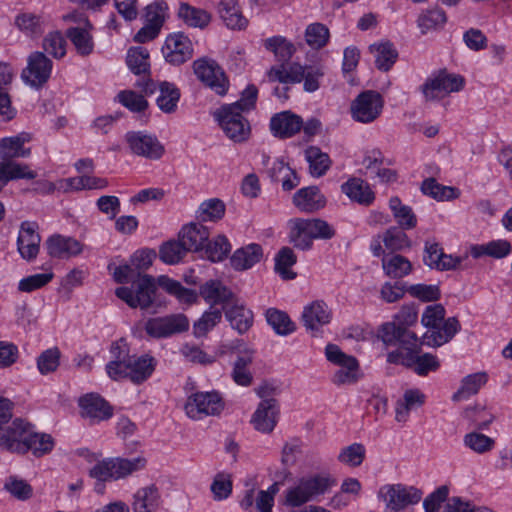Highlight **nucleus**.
<instances>
[{
  "label": "nucleus",
  "instance_id": "1",
  "mask_svg": "<svg viewBox=\"0 0 512 512\" xmlns=\"http://www.w3.org/2000/svg\"><path fill=\"white\" fill-rule=\"evenodd\" d=\"M258 89L248 85L238 101L225 104L215 111L214 116L225 135L234 142H243L250 135L249 121L243 116L255 107Z\"/></svg>",
  "mask_w": 512,
  "mask_h": 512
},
{
  "label": "nucleus",
  "instance_id": "2",
  "mask_svg": "<svg viewBox=\"0 0 512 512\" xmlns=\"http://www.w3.org/2000/svg\"><path fill=\"white\" fill-rule=\"evenodd\" d=\"M146 463L143 456L132 459L109 458L94 465L90 469L89 475L98 481L117 480L144 469Z\"/></svg>",
  "mask_w": 512,
  "mask_h": 512
},
{
  "label": "nucleus",
  "instance_id": "3",
  "mask_svg": "<svg viewBox=\"0 0 512 512\" xmlns=\"http://www.w3.org/2000/svg\"><path fill=\"white\" fill-rule=\"evenodd\" d=\"M156 289L154 277L147 274H138V279L133 281L130 287H118L115 294L129 307L145 310L153 304Z\"/></svg>",
  "mask_w": 512,
  "mask_h": 512
},
{
  "label": "nucleus",
  "instance_id": "4",
  "mask_svg": "<svg viewBox=\"0 0 512 512\" xmlns=\"http://www.w3.org/2000/svg\"><path fill=\"white\" fill-rule=\"evenodd\" d=\"M334 484V479L324 475L301 478L296 486L286 491V503L292 507L301 506L314 497L324 494Z\"/></svg>",
  "mask_w": 512,
  "mask_h": 512
},
{
  "label": "nucleus",
  "instance_id": "5",
  "mask_svg": "<svg viewBox=\"0 0 512 512\" xmlns=\"http://www.w3.org/2000/svg\"><path fill=\"white\" fill-rule=\"evenodd\" d=\"M378 496L385 503L384 512H407L421 500L422 492L413 486L388 484L380 488Z\"/></svg>",
  "mask_w": 512,
  "mask_h": 512
},
{
  "label": "nucleus",
  "instance_id": "6",
  "mask_svg": "<svg viewBox=\"0 0 512 512\" xmlns=\"http://www.w3.org/2000/svg\"><path fill=\"white\" fill-rule=\"evenodd\" d=\"M465 80L462 76L448 73L442 69L433 73L421 85L420 90L426 101H434L463 89Z\"/></svg>",
  "mask_w": 512,
  "mask_h": 512
},
{
  "label": "nucleus",
  "instance_id": "7",
  "mask_svg": "<svg viewBox=\"0 0 512 512\" xmlns=\"http://www.w3.org/2000/svg\"><path fill=\"white\" fill-rule=\"evenodd\" d=\"M189 319L182 313L149 318L144 329L147 335L154 339H164L188 331Z\"/></svg>",
  "mask_w": 512,
  "mask_h": 512
},
{
  "label": "nucleus",
  "instance_id": "8",
  "mask_svg": "<svg viewBox=\"0 0 512 512\" xmlns=\"http://www.w3.org/2000/svg\"><path fill=\"white\" fill-rule=\"evenodd\" d=\"M193 71L199 81L218 95L227 93L228 78L215 60L206 57L197 59L193 62Z\"/></svg>",
  "mask_w": 512,
  "mask_h": 512
},
{
  "label": "nucleus",
  "instance_id": "9",
  "mask_svg": "<svg viewBox=\"0 0 512 512\" xmlns=\"http://www.w3.org/2000/svg\"><path fill=\"white\" fill-rule=\"evenodd\" d=\"M223 409V399L216 391L194 393L188 397L185 404L187 416L194 420L202 419L205 416L218 415Z\"/></svg>",
  "mask_w": 512,
  "mask_h": 512
},
{
  "label": "nucleus",
  "instance_id": "10",
  "mask_svg": "<svg viewBox=\"0 0 512 512\" xmlns=\"http://www.w3.org/2000/svg\"><path fill=\"white\" fill-rule=\"evenodd\" d=\"M384 100L380 93L366 90L360 93L351 103L352 118L360 123H371L382 113Z\"/></svg>",
  "mask_w": 512,
  "mask_h": 512
},
{
  "label": "nucleus",
  "instance_id": "11",
  "mask_svg": "<svg viewBox=\"0 0 512 512\" xmlns=\"http://www.w3.org/2000/svg\"><path fill=\"white\" fill-rule=\"evenodd\" d=\"M325 355L329 362L340 366L333 376L334 384H351L357 380L359 364L355 357L345 354L335 344L326 346Z\"/></svg>",
  "mask_w": 512,
  "mask_h": 512
},
{
  "label": "nucleus",
  "instance_id": "12",
  "mask_svg": "<svg viewBox=\"0 0 512 512\" xmlns=\"http://www.w3.org/2000/svg\"><path fill=\"white\" fill-rule=\"evenodd\" d=\"M157 360L150 354L131 355L120 369L119 375L112 380L129 379L134 384H141L151 377L155 371Z\"/></svg>",
  "mask_w": 512,
  "mask_h": 512
},
{
  "label": "nucleus",
  "instance_id": "13",
  "mask_svg": "<svg viewBox=\"0 0 512 512\" xmlns=\"http://www.w3.org/2000/svg\"><path fill=\"white\" fill-rule=\"evenodd\" d=\"M126 63L129 69L138 76H142L135 86L145 94H152L156 90L155 83L146 77L150 71L149 52L143 47H132L128 50Z\"/></svg>",
  "mask_w": 512,
  "mask_h": 512
},
{
  "label": "nucleus",
  "instance_id": "14",
  "mask_svg": "<svg viewBox=\"0 0 512 512\" xmlns=\"http://www.w3.org/2000/svg\"><path fill=\"white\" fill-rule=\"evenodd\" d=\"M30 423L21 419H11L0 427V448L12 453H25L23 444Z\"/></svg>",
  "mask_w": 512,
  "mask_h": 512
},
{
  "label": "nucleus",
  "instance_id": "15",
  "mask_svg": "<svg viewBox=\"0 0 512 512\" xmlns=\"http://www.w3.org/2000/svg\"><path fill=\"white\" fill-rule=\"evenodd\" d=\"M52 61L42 52H33L27 59V67L22 71L23 81L34 88L42 87L50 78Z\"/></svg>",
  "mask_w": 512,
  "mask_h": 512
},
{
  "label": "nucleus",
  "instance_id": "16",
  "mask_svg": "<svg viewBox=\"0 0 512 512\" xmlns=\"http://www.w3.org/2000/svg\"><path fill=\"white\" fill-rule=\"evenodd\" d=\"M418 352L403 354L402 351L390 352L387 361L394 364H402L412 368L419 376H426L429 372H434L440 367V362L436 356L430 353L418 355Z\"/></svg>",
  "mask_w": 512,
  "mask_h": 512
},
{
  "label": "nucleus",
  "instance_id": "17",
  "mask_svg": "<svg viewBox=\"0 0 512 512\" xmlns=\"http://www.w3.org/2000/svg\"><path fill=\"white\" fill-rule=\"evenodd\" d=\"M125 138L131 152L137 156L157 160L165 152L164 146L153 135L145 134L141 131H132L128 132Z\"/></svg>",
  "mask_w": 512,
  "mask_h": 512
},
{
  "label": "nucleus",
  "instance_id": "18",
  "mask_svg": "<svg viewBox=\"0 0 512 512\" xmlns=\"http://www.w3.org/2000/svg\"><path fill=\"white\" fill-rule=\"evenodd\" d=\"M162 53L170 64L181 65L192 58L193 45L184 33H173L166 38Z\"/></svg>",
  "mask_w": 512,
  "mask_h": 512
},
{
  "label": "nucleus",
  "instance_id": "19",
  "mask_svg": "<svg viewBox=\"0 0 512 512\" xmlns=\"http://www.w3.org/2000/svg\"><path fill=\"white\" fill-rule=\"evenodd\" d=\"M262 165L267 176L273 182H280L284 191H291L300 184V178L296 171L279 159H271L268 155H262Z\"/></svg>",
  "mask_w": 512,
  "mask_h": 512
},
{
  "label": "nucleus",
  "instance_id": "20",
  "mask_svg": "<svg viewBox=\"0 0 512 512\" xmlns=\"http://www.w3.org/2000/svg\"><path fill=\"white\" fill-rule=\"evenodd\" d=\"M380 333L381 339L385 344L398 343L406 351L405 354L418 352L421 345L424 344L423 340L420 341L414 332L395 324H383Z\"/></svg>",
  "mask_w": 512,
  "mask_h": 512
},
{
  "label": "nucleus",
  "instance_id": "21",
  "mask_svg": "<svg viewBox=\"0 0 512 512\" xmlns=\"http://www.w3.org/2000/svg\"><path fill=\"white\" fill-rule=\"evenodd\" d=\"M81 415L88 419L90 424L108 420L113 415V409L100 395L89 393L79 399Z\"/></svg>",
  "mask_w": 512,
  "mask_h": 512
},
{
  "label": "nucleus",
  "instance_id": "22",
  "mask_svg": "<svg viewBox=\"0 0 512 512\" xmlns=\"http://www.w3.org/2000/svg\"><path fill=\"white\" fill-rule=\"evenodd\" d=\"M332 310L322 300H316L303 308L301 321L307 331L315 334L330 323Z\"/></svg>",
  "mask_w": 512,
  "mask_h": 512
},
{
  "label": "nucleus",
  "instance_id": "23",
  "mask_svg": "<svg viewBox=\"0 0 512 512\" xmlns=\"http://www.w3.org/2000/svg\"><path fill=\"white\" fill-rule=\"evenodd\" d=\"M279 418V404L275 398L262 400L251 422L254 428L263 433H270L275 428Z\"/></svg>",
  "mask_w": 512,
  "mask_h": 512
},
{
  "label": "nucleus",
  "instance_id": "24",
  "mask_svg": "<svg viewBox=\"0 0 512 512\" xmlns=\"http://www.w3.org/2000/svg\"><path fill=\"white\" fill-rule=\"evenodd\" d=\"M37 225L23 222L17 239V248L21 257L27 261L35 259L39 253L41 237L36 232Z\"/></svg>",
  "mask_w": 512,
  "mask_h": 512
},
{
  "label": "nucleus",
  "instance_id": "25",
  "mask_svg": "<svg viewBox=\"0 0 512 512\" xmlns=\"http://www.w3.org/2000/svg\"><path fill=\"white\" fill-rule=\"evenodd\" d=\"M423 261L431 269L445 271L456 269L461 263V258L445 254L438 243L426 242Z\"/></svg>",
  "mask_w": 512,
  "mask_h": 512
},
{
  "label": "nucleus",
  "instance_id": "26",
  "mask_svg": "<svg viewBox=\"0 0 512 512\" xmlns=\"http://www.w3.org/2000/svg\"><path fill=\"white\" fill-rule=\"evenodd\" d=\"M302 126V118L290 111L278 113L270 121L273 135L282 139L294 136L302 129Z\"/></svg>",
  "mask_w": 512,
  "mask_h": 512
},
{
  "label": "nucleus",
  "instance_id": "27",
  "mask_svg": "<svg viewBox=\"0 0 512 512\" xmlns=\"http://www.w3.org/2000/svg\"><path fill=\"white\" fill-rule=\"evenodd\" d=\"M46 246L48 254L59 259L75 257L83 251V245L78 240L61 235L51 236Z\"/></svg>",
  "mask_w": 512,
  "mask_h": 512
},
{
  "label": "nucleus",
  "instance_id": "28",
  "mask_svg": "<svg viewBox=\"0 0 512 512\" xmlns=\"http://www.w3.org/2000/svg\"><path fill=\"white\" fill-rule=\"evenodd\" d=\"M31 140L29 133H20L13 137H6L0 140V158L2 161H11L14 158H26L31 154L30 148L24 144Z\"/></svg>",
  "mask_w": 512,
  "mask_h": 512
},
{
  "label": "nucleus",
  "instance_id": "29",
  "mask_svg": "<svg viewBox=\"0 0 512 512\" xmlns=\"http://www.w3.org/2000/svg\"><path fill=\"white\" fill-rule=\"evenodd\" d=\"M179 236L188 252H200L209 239V231L202 224L190 223L182 228Z\"/></svg>",
  "mask_w": 512,
  "mask_h": 512
},
{
  "label": "nucleus",
  "instance_id": "30",
  "mask_svg": "<svg viewBox=\"0 0 512 512\" xmlns=\"http://www.w3.org/2000/svg\"><path fill=\"white\" fill-rule=\"evenodd\" d=\"M341 191L350 200L363 206H370L375 200V193L369 184L361 178L348 179L341 185Z\"/></svg>",
  "mask_w": 512,
  "mask_h": 512
},
{
  "label": "nucleus",
  "instance_id": "31",
  "mask_svg": "<svg viewBox=\"0 0 512 512\" xmlns=\"http://www.w3.org/2000/svg\"><path fill=\"white\" fill-rule=\"evenodd\" d=\"M293 204L302 212L312 213L326 204V199L317 186L299 189L293 196Z\"/></svg>",
  "mask_w": 512,
  "mask_h": 512
},
{
  "label": "nucleus",
  "instance_id": "32",
  "mask_svg": "<svg viewBox=\"0 0 512 512\" xmlns=\"http://www.w3.org/2000/svg\"><path fill=\"white\" fill-rule=\"evenodd\" d=\"M306 66L299 63H291L289 65L280 64L272 66L268 72L267 77L270 82H280L282 84H295L300 83L305 77Z\"/></svg>",
  "mask_w": 512,
  "mask_h": 512
},
{
  "label": "nucleus",
  "instance_id": "33",
  "mask_svg": "<svg viewBox=\"0 0 512 512\" xmlns=\"http://www.w3.org/2000/svg\"><path fill=\"white\" fill-rule=\"evenodd\" d=\"M426 396L418 389H408L402 398L396 402L395 420L405 423L409 419L410 412L420 408L425 403Z\"/></svg>",
  "mask_w": 512,
  "mask_h": 512
},
{
  "label": "nucleus",
  "instance_id": "34",
  "mask_svg": "<svg viewBox=\"0 0 512 512\" xmlns=\"http://www.w3.org/2000/svg\"><path fill=\"white\" fill-rule=\"evenodd\" d=\"M460 323L455 317L448 318L436 330H431L423 335L424 345L439 347L449 342L459 331Z\"/></svg>",
  "mask_w": 512,
  "mask_h": 512
},
{
  "label": "nucleus",
  "instance_id": "35",
  "mask_svg": "<svg viewBox=\"0 0 512 512\" xmlns=\"http://www.w3.org/2000/svg\"><path fill=\"white\" fill-rule=\"evenodd\" d=\"M263 256L262 247L259 244L251 243L237 249L230 258L231 266L237 271L250 269L258 263Z\"/></svg>",
  "mask_w": 512,
  "mask_h": 512
},
{
  "label": "nucleus",
  "instance_id": "36",
  "mask_svg": "<svg viewBox=\"0 0 512 512\" xmlns=\"http://www.w3.org/2000/svg\"><path fill=\"white\" fill-rule=\"evenodd\" d=\"M252 362L253 352L250 350H245L237 355L231 372V377L237 385L247 387L252 384L253 375L250 371Z\"/></svg>",
  "mask_w": 512,
  "mask_h": 512
},
{
  "label": "nucleus",
  "instance_id": "37",
  "mask_svg": "<svg viewBox=\"0 0 512 512\" xmlns=\"http://www.w3.org/2000/svg\"><path fill=\"white\" fill-rule=\"evenodd\" d=\"M92 27L77 26L67 29L66 36L74 45L77 53L81 56H88L93 52L94 41L90 33Z\"/></svg>",
  "mask_w": 512,
  "mask_h": 512
},
{
  "label": "nucleus",
  "instance_id": "38",
  "mask_svg": "<svg viewBox=\"0 0 512 512\" xmlns=\"http://www.w3.org/2000/svg\"><path fill=\"white\" fill-rule=\"evenodd\" d=\"M200 295L212 304L230 305L234 298L233 293L220 281L211 280L200 287Z\"/></svg>",
  "mask_w": 512,
  "mask_h": 512
},
{
  "label": "nucleus",
  "instance_id": "39",
  "mask_svg": "<svg viewBox=\"0 0 512 512\" xmlns=\"http://www.w3.org/2000/svg\"><path fill=\"white\" fill-rule=\"evenodd\" d=\"M290 241L301 250H308L312 247L313 236L310 232L308 219L295 218L290 220Z\"/></svg>",
  "mask_w": 512,
  "mask_h": 512
},
{
  "label": "nucleus",
  "instance_id": "40",
  "mask_svg": "<svg viewBox=\"0 0 512 512\" xmlns=\"http://www.w3.org/2000/svg\"><path fill=\"white\" fill-rule=\"evenodd\" d=\"M219 14L227 27L231 29H243L248 24V20L243 16L236 0H221Z\"/></svg>",
  "mask_w": 512,
  "mask_h": 512
},
{
  "label": "nucleus",
  "instance_id": "41",
  "mask_svg": "<svg viewBox=\"0 0 512 512\" xmlns=\"http://www.w3.org/2000/svg\"><path fill=\"white\" fill-rule=\"evenodd\" d=\"M226 319L232 328L239 333H245L252 325V313L245 309L242 305H237L232 300L230 305L223 306Z\"/></svg>",
  "mask_w": 512,
  "mask_h": 512
},
{
  "label": "nucleus",
  "instance_id": "42",
  "mask_svg": "<svg viewBox=\"0 0 512 512\" xmlns=\"http://www.w3.org/2000/svg\"><path fill=\"white\" fill-rule=\"evenodd\" d=\"M384 273L394 279H400L412 271L411 262L400 254H387L382 258Z\"/></svg>",
  "mask_w": 512,
  "mask_h": 512
},
{
  "label": "nucleus",
  "instance_id": "43",
  "mask_svg": "<svg viewBox=\"0 0 512 512\" xmlns=\"http://www.w3.org/2000/svg\"><path fill=\"white\" fill-rule=\"evenodd\" d=\"M23 444L26 446L25 453L30 450L39 457L53 449L54 440L49 434L34 432L30 424Z\"/></svg>",
  "mask_w": 512,
  "mask_h": 512
},
{
  "label": "nucleus",
  "instance_id": "44",
  "mask_svg": "<svg viewBox=\"0 0 512 512\" xmlns=\"http://www.w3.org/2000/svg\"><path fill=\"white\" fill-rule=\"evenodd\" d=\"M265 317L277 335L287 336L296 331V324L285 311L269 308L265 312Z\"/></svg>",
  "mask_w": 512,
  "mask_h": 512
},
{
  "label": "nucleus",
  "instance_id": "45",
  "mask_svg": "<svg viewBox=\"0 0 512 512\" xmlns=\"http://www.w3.org/2000/svg\"><path fill=\"white\" fill-rule=\"evenodd\" d=\"M110 353L113 360L106 364V372L113 379L121 373L120 369H122L131 355L129 354L128 344L124 339L113 342L110 347Z\"/></svg>",
  "mask_w": 512,
  "mask_h": 512
},
{
  "label": "nucleus",
  "instance_id": "46",
  "mask_svg": "<svg viewBox=\"0 0 512 512\" xmlns=\"http://www.w3.org/2000/svg\"><path fill=\"white\" fill-rule=\"evenodd\" d=\"M159 492L155 485L139 489L134 495V512H153L158 506Z\"/></svg>",
  "mask_w": 512,
  "mask_h": 512
},
{
  "label": "nucleus",
  "instance_id": "47",
  "mask_svg": "<svg viewBox=\"0 0 512 512\" xmlns=\"http://www.w3.org/2000/svg\"><path fill=\"white\" fill-rule=\"evenodd\" d=\"M487 382V375L484 372H477L463 378L460 388L453 394V401L467 400L478 393L480 388Z\"/></svg>",
  "mask_w": 512,
  "mask_h": 512
},
{
  "label": "nucleus",
  "instance_id": "48",
  "mask_svg": "<svg viewBox=\"0 0 512 512\" xmlns=\"http://www.w3.org/2000/svg\"><path fill=\"white\" fill-rule=\"evenodd\" d=\"M157 284L167 293L174 295L182 303L192 304L197 300V293L194 290L184 287L179 281L173 280L168 276H159Z\"/></svg>",
  "mask_w": 512,
  "mask_h": 512
},
{
  "label": "nucleus",
  "instance_id": "49",
  "mask_svg": "<svg viewBox=\"0 0 512 512\" xmlns=\"http://www.w3.org/2000/svg\"><path fill=\"white\" fill-rule=\"evenodd\" d=\"M370 51L374 54L375 66L384 72L391 69L398 57L397 50L389 42L373 44L370 46Z\"/></svg>",
  "mask_w": 512,
  "mask_h": 512
},
{
  "label": "nucleus",
  "instance_id": "50",
  "mask_svg": "<svg viewBox=\"0 0 512 512\" xmlns=\"http://www.w3.org/2000/svg\"><path fill=\"white\" fill-rule=\"evenodd\" d=\"M159 92L157 106L164 113H173L180 99L179 89L173 83L163 81L159 84Z\"/></svg>",
  "mask_w": 512,
  "mask_h": 512
},
{
  "label": "nucleus",
  "instance_id": "51",
  "mask_svg": "<svg viewBox=\"0 0 512 512\" xmlns=\"http://www.w3.org/2000/svg\"><path fill=\"white\" fill-rule=\"evenodd\" d=\"M178 16L190 27L203 29L210 20V14L200 8L193 7L187 3H181L178 10Z\"/></svg>",
  "mask_w": 512,
  "mask_h": 512
},
{
  "label": "nucleus",
  "instance_id": "52",
  "mask_svg": "<svg viewBox=\"0 0 512 512\" xmlns=\"http://www.w3.org/2000/svg\"><path fill=\"white\" fill-rule=\"evenodd\" d=\"M389 208L391 209L396 222L399 224L398 228L412 229L417 225V218L411 207L402 204L398 197H391L389 200Z\"/></svg>",
  "mask_w": 512,
  "mask_h": 512
},
{
  "label": "nucleus",
  "instance_id": "53",
  "mask_svg": "<svg viewBox=\"0 0 512 512\" xmlns=\"http://www.w3.org/2000/svg\"><path fill=\"white\" fill-rule=\"evenodd\" d=\"M305 158L309 163L310 174L313 177L323 176L330 168L331 161L327 153L316 146H310L305 150Z\"/></svg>",
  "mask_w": 512,
  "mask_h": 512
},
{
  "label": "nucleus",
  "instance_id": "54",
  "mask_svg": "<svg viewBox=\"0 0 512 512\" xmlns=\"http://www.w3.org/2000/svg\"><path fill=\"white\" fill-rule=\"evenodd\" d=\"M296 255L289 247H283L275 257V271L285 280L294 279L296 273L291 267L296 263Z\"/></svg>",
  "mask_w": 512,
  "mask_h": 512
},
{
  "label": "nucleus",
  "instance_id": "55",
  "mask_svg": "<svg viewBox=\"0 0 512 512\" xmlns=\"http://www.w3.org/2000/svg\"><path fill=\"white\" fill-rule=\"evenodd\" d=\"M330 38L326 25L316 22L309 24L305 30V41L312 49H321L327 45Z\"/></svg>",
  "mask_w": 512,
  "mask_h": 512
},
{
  "label": "nucleus",
  "instance_id": "56",
  "mask_svg": "<svg viewBox=\"0 0 512 512\" xmlns=\"http://www.w3.org/2000/svg\"><path fill=\"white\" fill-rule=\"evenodd\" d=\"M231 251V245L224 235H218L212 241L206 242L203 252L212 262L224 260Z\"/></svg>",
  "mask_w": 512,
  "mask_h": 512
},
{
  "label": "nucleus",
  "instance_id": "57",
  "mask_svg": "<svg viewBox=\"0 0 512 512\" xmlns=\"http://www.w3.org/2000/svg\"><path fill=\"white\" fill-rule=\"evenodd\" d=\"M421 191L438 201L450 200L457 197L456 189L439 184L434 178H427L422 182Z\"/></svg>",
  "mask_w": 512,
  "mask_h": 512
},
{
  "label": "nucleus",
  "instance_id": "58",
  "mask_svg": "<svg viewBox=\"0 0 512 512\" xmlns=\"http://www.w3.org/2000/svg\"><path fill=\"white\" fill-rule=\"evenodd\" d=\"M15 24L26 35L34 37L43 33V20L41 16L25 12L16 17Z\"/></svg>",
  "mask_w": 512,
  "mask_h": 512
},
{
  "label": "nucleus",
  "instance_id": "59",
  "mask_svg": "<svg viewBox=\"0 0 512 512\" xmlns=\"http://www.w3.org/2000/svg\"><path fill=\"white\" fill-rule=\"evenodd\" d=\"M446 15L441 9H431L421 13L417 20V25L422 34L436 30L446 22Z\"/></svg>",
  "mask_w": 512,
  "mask_h": 512
},
{
  "label": "nucleus",
  "instance_id": "60",
  "mask_svg": "<svg viewBox=\"0 0 512 512\" xmlns=\"http://www.w3.org/2000/svg\"><path fill=\"white\" fill-rule=\"evenodd\" d=\"M405 229L390 227L382 236V242L386 249L390 251H400L409 248L411 243Z\"/></svg>",
  "mask_w": 512,
  "mask_h": 512
},
{
  "label": "nucleus",
  "instance_id": "61",
  "mask_svg": "<svg viewBox=\"0 0 512 512\" xmlns=\"http://www.w3.org/2000/svg\"><path fill=\"white\" fill-rule=\"evenodd\" d=\"M222 319V310L211 306L202 317L194 323L193 333L195 337L205 336Z\"/></svg>",
  "mask_w": 512,
  "mask_h": 512
},
{
  "label": "nucleus",
  "instance_id": "62",
  "mask_svg": "<svg viewBox=\"0 0 512 512\" xmlns=\"http://www.w3.org/2000/svg\"><path fill=\"white\" fill-rule=\"evenodd\" d=\"M264 46L283 62L289 60L295 52L294 45L281 36H274L266 39Z\"/></svg>",
  "mask_w": 512,
  "mask_h": 512
},
{
  "label": "nucleus",
  "instance_id": "63",
  "mask_svg": "<svg viewBox=\"0 0 512 512\" xmlns=\"http://www.w3.org/2000/svg\"><path fill=\"white\" fill-rule=\"evenodd\" d=\"M187 252L181 240H171L161 245L159 258L166 264H176L183 259Z\"/></svg>",
  "mask_w": 512,
  "mask_h": 512
},
{
  "label": "nucleus",
  "instance_id": "64",
  "mask_svg": "<svg viewBox=\"0 0 512 512\" xmlns=\"http://www.w3.org/2000/svg\"><path fill=\"white\" fill-rule=\"evenodd\" d=\"M464 417L479 430L487 429L494 420V415L481 405L467 407L464 411Z\"/></svg>",
  "mask_w": 512,
  "mask_h": 512
}]
</instances>
